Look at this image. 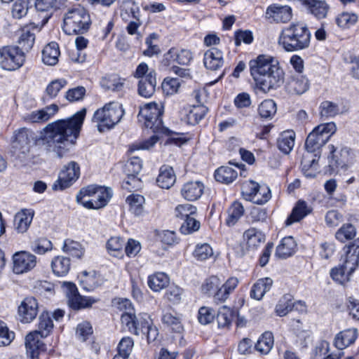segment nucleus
<instances>
[{
    "label": "nucleus",
    "instance_id": "nucleus-1",
    "mask_svg": "<svg viewBox=\"0 0 359 359\" xmlns=\"http://www.w3.org/2000/svg\"><path fill=\"white\" fill-rule=\"evenodd\" d=\"M86 114V109H81L72 117L59 119L46 125L40 132L38 139L35 133L28 128H20L15 131L13 146L28 151L29 147L35 140L49 153H54L61 158L67 151V147L74 144L78 138Z\"/></svg>",
    "mask_w": 359,
    "mask_h": 359
},
{
    "label": "nucleus",
    "instance_id": "nucleus-2",
    "mask_svg": "<svg viewBox=\"0 0 359 359\" xmlns=\"http://www.w3.org/2000/svg\"><path fill=\"white\" fill-rule=\"evenodd\" d=\"M249 68L256 88L264 93L278 88L284 82L283 69L270 55L261 54L250 60Z\"/></svg>",
    "mask_w": 359,
    "mask_h": 359
},
{
    "label": "nucleus",
    "instance_id": "nucleus-3",
    "mask_svg": "<svg viewBox=\"0 0 359 359\" xmlns=\"http://www.w3.org/2000/svg\"><path fill=\"white\" fill-rule=\"evenodd\" d=\"M337 130L334 122L322 123L315 127L309 134L305 147L306 154L301 162L302 171L306 177L312 178L318 172L320 149L324 146Z\"/></svg>",
    "mask_w": 359,
    "mask_h": 359
},
{
    "label": "nucleus",
    "instance_id": "nucleus-4",
    "mask_svg": "<svg viewBox=\"0 0 359 359\" xmlns=\"http://www.w3.org/2000/svg\"><path fill=\"white\" fill-rule=\"evenodd\" d=\"M311 36L306 24L302 22H292L282 29L278 43L286 51H298L309 46Z\"/></svg>",
    "mask_w": 359,
    "mask_h": 359
},
{
    "label": "nucleus",
    "instance_id": "nucleus-5",
    "mask_svg": "<svg viewBox=\"0 0 359 359\" xmlns=\"http://www.w3.org/2000/svg\"><path fill=\"white\" fill-rule=\"evenodd\" d=\"M358 244L351 243L343 248V254L337 267L332 269L330 276L332 279L344 284L349 280L351 275L355 271L359 261V240Z\"/></svg>",
    "mask_w": 359,
    "mask_h": 359
},
{
    "label": "nucleus",
    "instance_id": "nucleus-6",
    "mask_svg": "<svg viewBox=\"0 0 359 359\" xmlns=\"http://www.w3.org/2000/svg\"><path fill=\"white\" fill-rule=\"evenodd\" d=\"M111 196V189L89 185L79 191L76 195V201L86 208L100 209L107 205Z\"/></svg>",
    "mask_w": 359,
    "mask_h": 359
},
{
    "label": "nucleus",
    "instance_id": "nucleus-7",
    "mask_svg": "<svg viewBox=\"0 0 359 359\" xmlns=\"http://www.w3.org/2000/svg\"><path fill=\"white\" fill-rule=\"evenodd\" d=\"M91 20L88 11L80 5L69 8L64 14L62 29L68 35L86 32Z\"/></svg>",
    "mask_w": 359,
    "mask_h": 359
},
{
    "label": "nucleus",
    "instance_id": "nucleus-8",
    "mask_svg": "<svg viewBox=\"0 0 359 359\" xmlns=\"http://www.w3.org/2000/svg\"><path fill=\"white\" fill-rule=\"evenodd\" d=\"M123 115L122 105L118 102H111L97 109L92 120L96 123L97 130L102 133L114 128L120 122Z\"/></svg>",
    "mask_w": 359,
    "mask_h": 359
},
{
    "label": "nucleus",
    "instance_id": "nucleus-9",
    "mask_svg": "<svg viewBox=\"0 0 359 359\" xmlns=\"http://www.w3.org/2000/svg\"><path fill=\"white\" fill-rule=\"evenodd\" d=\"M135 78L139 79L138 93L140 96L149 98L153 95L156 86V73L150 69L147 63H140L133 73Z\"/></svg>",
    "mask_w": 359,
    "mask_h": 359
},
{
    "label": "nucleus",
    "instance_id": "nucleus-10",
    "mask_svg": "<svg viewBox=\"0 0 359 359\" xmlns=\"http://www.w3.org/2000/svg\"><path fill=\"white\" fill-rule=\"evenodd\" d=\"M120 15L124 22H128L127 32L130 35H139L138 28L142 25V20L138 4L134 0H121Z\"/></svg>",
    "mask_w": 359,
    "mask_h": 359
},
{
    "label": "nucleus",
    "instance_id": "nucleus-11",
    "mask_svg": "<svg viewBox=\"0 0 359 359\" xmlns=\"http://www.w3.org/2000/svg\"><path fill=\"white\" fill-rule=\"evenodd\" d=\"M163 104L161 102H152L140 108L139 118L144 120L146 128L151 129L154 133H158L163 130Z\"/></svg>",
    "mask_w": 359,
    "mask_h": 359
},
{
    "label": "nucleus",
    "instance_id": "nucleus-12",
    "mask_svg": "<svg viewBox=\"0 0 359 359\" xmlns=\"http://www.w3.org/2000/svg\"><path fill=\"white\" fill-rule=\"evenodd\" d=\"M62 289L67 299L68 305L74 310L91 307L99 301L98 298L80 295L76 285L71 282H64Z\"/></svg>",
    "mask_w": 359,
    "mask_h": 359
},
{
    "label": "nucleus",
    "instance_id": "nucleus-13",
    "mask_svg": "<svg viewBox=\"0 0 359 359\" xmlns=\"http://www.w3.org/2000/svg\"><path fill=\"white\" fill-rule=\"evenodd\" d=\"M25 57L18 46H4L0 48V66L8 71H15L22 67Z\"/></svg>",
    "mask_w": 359,
    "mask_h": 359
},
{
    "label": "nucleus",
    "instance_id": "nucleus-14",
    "mask_svg": "<svg viewBox=\"0 0 359 359\" xmlns=\"http://www.w3.org/2000/svg\"><path fill=\"white\" fill-rule=\"evenodd\" d=\"M121 320L128 331L136 335L144 333L146 329L152 324L150 316L145 313L136 316L133 313L124 312L121 315Z\"/></svg>",
    "mask_w": 359,
    "mask_h": 359
},
{
    "label": "nucleus",
    "instance_id": "nucleus-15",
    "mask_svg": "<svg viewBox=\"0 0 359 359\" xmlns=\"http://www.w3.org/2000/svg\"><path fill=\"white\" fill-rule=\"evenodd\" d=\"M79 165L76 162L72 161L64 166L52 188L55 191H62L71 187L79 179Z\"/></svg>",
    "mask_w": 359,
    "mask_h": 359
},
{
    "label": "nucleus",
    "instance_id": "nucleus-16",
    "mask_svg": "<svg viewBox=\"0 0 359 359\" xmlns=\"http://www.w3.org/2000/svg\"><path fill=\"white\" fill-rule=\"evenodd\" d=\"M12 270L15 274H24L31 271L37 264L36 257L27 251H19L12 257Z\"/></svg>",
    "mask_w": 359,
    "mask_h": 359
},
{
    "label": "nucleus",
    "instance_id": "nucleus-17",
    "mask_svg": "<svg viewBox=\"0 0 359 359\" xmlns=\"http://www.w3.org/2000/svg\"><path fill=\"white\" fill-rule=\"evenodd\" d=\"M193 60V53L189 49L171 48L166 52L161 60L162 66H170L172 64L188 65Z\"/></svg>",
    "mask_w": 359,
    "mask_h": 359
},
{
    "label": "nucleus",
    "instance_id": "nucleus-18",
    "mask_svg": "<svg viewBox=\"0 0 359 359\" xmlns=\"http://www.w3.org/2000/svg\"><path fill=\"white\" fill-rule=\"evenodd\" d=\"M58 111L59 107L56 104H51L41 109L25 114L22 116V119L28 123L42 124L53 118Z\"/></svg>",
    "mask_w": 359,
    "mask_h": 359
},
{
    "label": "nucleus",
    "instance_id": "nucleus-19",
    "mask_svg": "<svg viewBox=\"0 0 359 359\" xmlns=\"http://www.w3.org/2000/svg\"><path fill=\"white\" fill-rule=\"evenodd\" d=\"M329 155L327 156L329 166L334 170L339 167H344L350 163L354 156L353 151L348 147H342L339 152V157L335 154L336 148L334 145H328Z\"/></svg>",
    "mask_w": 359,
    "mask_h": 359
},
{
    "label": "nucleus",
    "instance_id": "nucleus-20",
    "mask_svg": "<svg viewBox=\"0 0 359 359\" xmlns=\"http://www.w3.org/2000/svg\"><path fill=\"white\" fill-rule=\"evenodd\" d=\"M38 309V302L34 297H25L18 306V314L21 322L31 323L36 317Z\"/></svg>",
    "mask_w": 359,
    "mask_h": 359
},
{
    "label": "nucleus",
    "instance_id": "nucleus-21",
    "mask_svg": "<svg viewBox=\"0 0 359 359\" xmlns=\"http://www.w3.org/2000/svg\"><path fill=\"white\" fill-rule=\"evenodd\" d=\"M41 334L36 331L31 332L25 338V347L29 359H39L41 351L44 350V344L41 341Z\"/></svg>",
    "mask_w": 359,
    "mask_h": 359
},
{
    "label": "nucleus",
    "instance_id": "nucleus-22",
    "mask_svg": "<svg viewBox=\"0 0 359 359\" xmlns=\"http://www.w3.org/2000/svg\"><path fill=\"white\" fill-rule=\"evenodd\" d=\"M292 17V8L289 6L274 4L269 6L266 11V18L276 22H287Z\"/></svg>",
    "mask_w": 359,
    "mask_h": 359
},
{
    "label": "nucleus",
    "instance_id": "nucleus-23",
    "mask_svg": "<svg viewBox=\"0 0 359 359\" xmlns=\"http://www.w3.org/2000/svg\"><path fill=\"white\" fill-rule=\"evenodd\" d=\"M205 186L201 181H189L184 183L180 190L183 198L189 201L199 199L203 194Z\"/></svg>",
    "mask_w": 359,
    "mask_h": 359
},
{
    "label": "nucleus",
    "instance_id": "nucleus-24",
    "mask_svg": "<svg viewBox=\"0 0 359 359\" xmlns=\"http://www.w3.org/2000/svg\"><path fill=\"white\" fill-rule=\"evenodd\" d=\"M34 212L32 209H23L15 215L13 220V228L18 233H25L28 230Z\"/></svg>",
    "mask_w": 359,
    "mask_h": 359
},
{
    "label": "nucleus",
    "instance_id": "nucleus-25",
    "mask_svg": "<svg viewBox=\"0 0 359 359\" xmlns=\"http://www.w3.org/2000/svg\"><path fill=\"white\" fill-rule=\"evenodd\" d=\"M287 91L291 95H302L309 88V80L301 74L292 75L288 79L286 86Z\"/></svg>",
    "mask_w": 359,
    "mask_h": 359
},
{
    "label": "nucleus",
    "instance_id": "nucleus-26",
    "mask_svg": "<svg viewBox=\"0 0 359 359\" xmlns=\"http://www.w3.org/2000/svg\"><path fill=\"white\" fill-rule=\"evenodd\" d=\"M299 310L302 312L306 311V305L302 302L294 303L290 295H285L280 299L276 306V313L278 316L283 317L286 316L292 309Z\"/></svg>",
    "mask_w": 359,
    "mask_h": 359
},
{
    "label": "nucleus",
    "instance_id": "nucleus-27",
    "mask_svg": "<svg viewBox=\"0 0 359 359\" xmlns=\"http://www.w3.org/2000/svg\"><path fill=\"white\" fill-rule=\"evenodd\" d=\"M313 208L307 202L299 200L292 209L290 215L285 220L286 226H290L294 222H298L306 216L309 215Z\"/></svg>",
    "mask_w": 359,
    "mask_h": 359
},
{
    "label": "nucleus",
    "instance_id": "nucleus-28",
    "mask_svg": "<svg viewBox=\"0 0 359 359\" xmlns=\"http://www.w3.org/2000/svg\"><path fill=\"white\" fill-rule=\"evenodd\" d=\"M203 62L207 69L217 70L224 65L223 53L217 48H212L205 53Z\"/></svg>",
    "mask_w": 359,
    "mask_h": 359
},
{
    "label": "nucleus",
    "instance_id": "nucleus-29",
    "mask_svg": "<svg viewBox=\"0 0 359 359\" xmlns=\"http://www.w3.org/2000/svg\"><path fill=\"white\" fill-rule=\"evenodd\" d=\"M238 284V278L235 277L229 278L225 283L222 280V285L215 292L212 297L214 301L218 303L225 302L229 294L236 289Z\"/></svg>",
    "mask_w": 359,
    "mask_h": 359
},
{
    "label": "nucleus",
    "instance_id": "nucleus-30",
    "mask_svg": "<svg viewBox=\"0 0 359 359\" xmlns=\"http://www.w3.org/2000/svg\"><path fill=\"white\" fill-rule=\"evenodd\" d=\"M357 338L356 329H347L339 332L334 337V345L339 350H344L352 344Z\"/></svg>",
    "mask_w": 359,
    "mask_h": 359
},
{
    "label": "nucleus",
    "instance_id": "nucleus-31",
    "mask_svg": "<svg viewBox=\"0 0 359 359\" xmlns=\"http://www.w3.org/2000/svg\"><path fill=\"white\" fill-rule=\"evenodd\" d=\"M273 283V280L269 277L258 279L251 288L250 297L256 300H261L264 294L271 290Z\"/></svg>",
    "mask_w": 359,
    "mask_h": 359
},
{
    "label": "nucleus",
    "instance_id": "nucleus-32",
    "mask_svg": "<svg viewBox=\"0 0 359 359\" xmlns=\"http://www.w3.org/2000/svg\"><path fill=\"white\" fill-rule=\"evenodd\" d=\"M176 177L173 169L168 165L161 167L156 178L157 185L162 189H170L175 182Z\"/></svg>",
    "mask_w": 359,
    "mask_h": 359
},
{
    "label": "nucleus",
    "instance_id": "nucleus-33",
    "mask_svg": "<svg viewBox=\"0 0 359 359\" xmlns=\"http://www.w3.org/2000/svg\"><path fill=\"white\" fill-rule=\"evenodd\" d=\"M36 29L34 24L25 25L21 29L18 43L22 49L29 50L32 48L35 40Z\"/></svg>",
    "mask_w": 359,
    "mask_h": 359
},
{
    "label": "nucleus",
    "instance_id": "nucleus-34",
    "mask_svg": "<svg viewBox=\"0 0 359 359\" xmlns=\"http://www.w3.org/2000/svg\"><path fill=\"white\" fill-rule=\"evenodd\" d=\"M60 55L59 45L56 42L48 43L42 51V60L44 64L50 66L56 65Z\"/></svg>",
    "mask_w": 359,
    "mask_h": 359
},
{
    "label": "nucleus",
    "instance_id": "nucleus-35",
    "mask_svg": "<svg viewBox=\"0 0 359 359\" xmlns=\"http://www.w3.org/2000/svg\"><path fill=\"white\" fill-rule=\"evenodd\" d=\"M243 238L249 250L257 249L261 243L264 242V235L259 230L252 228L244 232Z\"/></svg>",
    "mask_w": 359,
    "mask_h": 359
},
{
    "label": "nucleus",
    "instance_id": "nucleus-36",
    "mask_svg": "<svg viewBox=\"0 0 359 359\" xmlns=\"http://www.w3.org/2000/svg\"><path fill=\"white\" fill-rule=\"evenodd\" d=\"M142 161L137 156L131 157L126 163L124 166V172L129 178L131 177L132 182L134 184H139L140 180L137 175L142 169Z\"/></svg>",
    "mask_w": 359,
    "mask_h": 359
},
{
    "label": "nucleus",
    "instance_id": "nucleus-37",
    "mask_svg": "<svg viewBox=\"0 0 359 359\" xmlns=\"http://www.w3.org/2000/svg\"><path fill=\"white\" fill-rule=\"evenodd\" d=\"M295 137V133L293 130L283 132L277 141L278 149L285 154L290 153L294 146Z\"/></svg>",
    "mask_w": 359,
    "mask_h": 359
},
{
    "label": "nucleus",
    "instance_id": "nucleus-38",
    "mask_svg": "<svg viewBox=\"0 0 359 359\" xmlns=\"http://www.w3.org/2000/svg\"><path fill=\"white\" fill-rule=\"evenodd\" d=\"M70 267V259L63 256L55 257L51 262L52 271L58 277L66 276L69 273Z\"/></svg>",
    "mask_w": 359,
    "mask_h": 359
},
{
    "label": "nucleus",
    "instance_id": "nucleus-39",
    "mask_svg": "<svg viewBox=\"0 0 359 359\" xmlns=\"http://www.w3.org/2000/svg\"><path fill=\"white\" fill-rule=\"evenodd\" d=\"M169 282V277L165 273L158 272L148 277L147 284L151 290L157 292L166 287Z\"/></svg>",
    "mask_w": 359,
    "mask_h": 359
},
{
    "label": "nucleus",
    "instance_id": "nucleus-40",
    "mask_svg": "<svg viewBox=\"0 0 359 359\" xmlns=\"http://www.w3.org/2000/svg\"><path fill=\"white\" fill-rule=\"evenodd\" d=\"M296 247V243L292 236L283 238L276 248V255L280 258H286L291 256Z\"/></svg>",
    "mask_w": 359,
    "mask_h": 359
},
{
    "label": "nucleus",
    "instance_id": "nucleus-41",
    "mask_svg": "<svg viewBox=\"0 0 359 359\" xmlns=\"http://www.w3.org/2000/svg\"><path fill=\"white\" fill-rule=\"evenodd\" d=\"M237 170L230 166H222L216 170L215 178L217 182L230 184L237 177Z\"/></svg>",
    "mask_w": 359,
    "mask_h": 359
},
{
    "label": "nucleus",
    "instance_id": "nucleus-42",
    "mask_svg": "<svg viewBox=\"0 0 359 359\" xmlns=\"http://www.w3.org/2000/svg\"><path fill=\"white\" fill-rule=\"evenodd\" d=\"M62 250L65 253L78 259L81 258L85 252L82 245L72 239L65 240Z\"/></svg>",
    "mask_w": 359,
    "mask_h": 359
},
{
    "label": "nucleus",
    "instance_id": "nucleus-43",
    "mask_svg": "<svg viewBox=\"0 0 359 359\" xmlns=\"http://www.w3.org/2000/svg\"><path fill=\"white\" fill-rule=\"evenodd\" d=\"M273 335L271 332H264L255 344V349L261 354H268L273 346Z\"/></svg>",
    "mask_w": 359,
    "mask_h": 359
},
{
    "label": "nucleus",
    "instance_id": "nucleus-44",
    "mask_svg": "<svg viewBox=\"0 0 359 359\" xmlns=\"http://www.w3.org/2000/svg\"><path fill=\"white\" fill-rule=\"evenodd\" d=\"M358 20V15L352 12H342L335 18L337 26L343 29L354 26Z\"/></svg>",
    "mask_w": 359,
    "mask_h": 359
},
{
    "label": "nucleus",
    "instance_id": "nucleus-45",
    "mask_svg": "<svg viewBox=\"0 0 359 359\" xmlns=\"http://www.w3.org/2000/svg\"><path fill=\"white\" fill-rule=\"evenodd\" d=\"M244 208L238 201L233 202L228 210V217L226 223L229 226H233L243 215Z\"/></svg>",
    "mask_w": 359,
    "mask_h": 359
},
{
    "label": "nucleus",
    "instance_id": "nucleus-46",
    "mask_svg": "<svg viewBox=\"0 0 359 359\" xmlns=\"http://www.w3.org/2000/svg\"><path fill=\"white\" fill-rule=\"evenodd\" d=\"M215 253L212 246L207 243H198L193 252V256L198 261H205L214 257Z\"/></svg>",
    "mask_w": 359,
    "mask_h": 359
},
{
    "label": "nucleus",
    "instance_id": "nucleus-47",
    "mask_svg": "<svg viewBox=\"0 0 359 359\" xmlns=\"http://www.w3.org/2000/svg\"><path fill=\"white\" fill-rule=\"evenodd\" d=\"M222 285V279L216 276L207 278L201 285V291L209 297H213L219 287Z\"/></svg>",
    "mask_w": 359,
    "mask_h": 359
},
{
    "label": "nucleus",
    "instance_id": "nucleus-48",
    "mask_svg": "<svg viewBox=\"0 0 359 359\" xmlns=\"http://www.w3.org/2000/svg\"><path fill=\"white\" fill-rule=\"evenodd\" d=\"M321 117L332 118L339 114L340 108L337 102L325 100L321 102L320 107Z\"/></svg>",
    "mask_w": 359,
    "mask_h": 359
},
{
    "label": "nucleus",
    "instance_id": "nucleus-49",
    "mask_svg": "<svg viewBox=\"0 0 359 359\" xmlns=\"http://www.w3.org/2000/svg\"><path fill=\"white\" fill-rule=\"evenodd\" d=\"M126 203L129 205L130 210L135 215H140L143 211L144 198L140 194H131L126 198Z\"/></svg>",
    "mask_w": 359,
    "mask_h": 359
},
{
    "label": "nucleus",
    "instance_id": "nucleus-50",
    "mask_svg": "<svg viewBox=\"0 0 359 359\" xmlns=\"http://www.w3.org/2000/svg\"><path fill=\"white\" fill-rule=\"evenodd\" d=\"M207 112L208 108L203 104L193 105L187 114L188 121L191 124H196L204 118Z\"/></svg>",
    "mask_w": 359,
    "mask_h": 359
},
{
    "label": "nucleus",
    "instance_id": "nucleus-51",
    "mask_svg": "<svg viewBox=\"0 0 359 359\" xmlns=\"http://www.w3.org/2000/svg\"><path fill=\"white\" fill-rule=\"evenodd\" d=\"M67 85V81L65 79H57L50 82L45 91V96L48 99H53L57 97L61 89Z\"/></svg>",
    "mask_w": 359,
    "mask_h": 359
},
{
    "label": "nucleus",
    "instance_id": "nucleus-52",
    "mask_svg": "<svg viewBox=\"0 0 359 359\" xmlns=\"http://www.w3.org/2000/svg\"><path fill=\"white\" fill-rule=\"evenodd\" d=\"M53 328V323L48 313H42L39 317L37 332L41 334V337H46Z\"/></svg>",
    "mask_w": 359,
    "mask_h": 359
},
{
    "label": "nucleus",
    "instance_id": "nucleus-53",
    "mask_svg": "<svg viewBox=\"0 0 359 359\" xmlns=\"http://www.w3.org/2000/svg\"><path fill=\"white\" fill-rule=\"evenodd\" d=\"M271 198V192L270 188L266 184H259L252 202L258 205H263L268 202Z\"/></svg>",
    "mask_w": 359,
    "mask_h": 359
},
{
    "label": "nucleus",
    "instance_id": "nucleus-54",
    "mask_svg": "<svg viewBox=\"0 0 359 359\" xmlns=\"http://www.w3.org/2000/svg\"><path fill=\"white\" fill-rule=\"evenodd\" d=\"M233 319V311L231 308L223 306L219 309L217 320L219 327H228Z\"/></svg>",
    "mask_w": 359,
    "mask_h": 359
},
{
    "label": "nucleus",
    "instance_id": "nucleus-55",
    "mask_svg": "<svg viewBox=\"0 0 359 359\" xmlns=\"http://www.w3.org/2000/svg\"><path fill=\"white\" fill-rule=\"evenodd\" d=\"M356 234V231L351 224H344L335 233L337 240L341 243H344L348 240L353 239Z\"/></svg>",
    "mask_w": 359,
    "mask_h": 359
},
{
    "label": "nucleus",
    "instance_id": "nucleus-56",
    "mask_svg": "<svg viewBox=\"0 0 359 359\" xmlns=\"http://www.w3.org/2000/svg\"><path fill=\"white\" fill-rule=\"evenodd\" d=\"M125 79L118 75H111L102 79V86L109 90H120L124 85Z\"/></svg>",
    "mask_w": 359,
    "mask_h": 359
},
{
    "label": "nucleus",
    "instance_id": "nucleus-57",
    "mask_svg": "<svg viewBox=\"0 0 359 359\" xmlns=\"http://www.w3.org/2000/svg\"><path fill=\"white\" fill-rule=\"evenodd\" d=\"M259 114L264 118H271L276 112V104L273 100H264L258 107Z\"/></svg>",
    "mask_w": 359,
    "mask_h": 359
},
{
    "label": "nucleus",
    "instance_id": "nucleus-58",
    "mask_svg": "<svg viewBox=\"0 0 359 359\" xmlns=\"http://www.w3.org/2000/svg\"><path fill=\"white\" fill-rule=\"evenodd\" d=\"M196 212V206L189 203L179 205L175 209V216L179 219L184 220L187 218L193 217V215H195Z\"/></svg>",
    "mask_w": 359,
    "mask_h": 359
},
{
    "label": "nucleus",
    "instance_id": "nucleus-59",
    "mask_svg": "<svg viewBox=\"0 0 359 359\" xmlns=\"http://www.w3.org/2000/svg\"><path fill=\"white\" fill-rule=\"evenodd\" d=\"M133 346L134 341L131 337H123L118 343L116 355L123 356L124 358L128 359L132 352Z\"/></svg>",
    "mask_w": 359,
    "mask_h": 359
},
{
    "label": "nucleus",
    "instance_id": "nucleus-60",
    "mask_svg": "<svg viewBox=\"0 0 359 359\" xmlns=\"http://www.w3.org/2000/svg\"><path fill=\"white\" fill-rule=\"evenodd\" d=\"M181 86V83L178 79L167 77L162 82V90L166 95H174L177 93Z\"/></svg>",
    "mask_w": 359,
    "mask_h": 359
},
{
    "label": "nucleus",
    "instance_id": "nucleus-61",
    "mask_svg": "<svg viewBox=\"0 0 359 359\" xmlns=\"http://www.w3.org/2000/svg\"><path fill=\"white\" fill-rule=\"evenodd\" d=\"M52 248L51 241L45 238L36 240L32 245V250L38 255H43L50 251Z\"/></svg>",
    "mask_w": 359,
    "mask_h": 359
},
{
    "label": "nucleus",
    "instance_id": "nucleus-62",
    "mask_svg": "<svg viewBox=\"0 0 359 359\" xmlns=\"http://www.w3.org/2000/svg\"><path fill=\"white\" fill-rule=\"evenodd\" d=\"M215 317V312L210 307L202 306L198 310V320L201 324H209L213 321Z\"/></svg>",
    "mask_w": 359,
    "mask_h": 359
},
{
    "label": "nucleus",
    "instance_id": "nucleus-63",
    "mask_svg": "<svg viewBox=\"0 0 359 359\" xmlns=\"http://www.w3.org/2000/svg\"><path fill=\"white\" fill-rule=\"evenodd\" d=\"M123 241L118 237H111L107 243V248L109 252L115 257L121 254Z\"/></svg>",
    "mask_w": 359,
    "mask_h": 359
},
{
    "label": "nucleus",
    "instance_id": "nucleus-64",
    "mask_svg": "<svg viewBox=\"0 0 359 359\" xmlns=\"http://www.w3.org/2000/svg\"><path fill=\"white\" fill-rule=\"evenodd\" d=\"M259 184L254 181H246L242 185V194L247 201H252L254 195L256 194Z\"/></svg>",
    "mask_w": 359,
    "mask_h": 359
}]
</instances>
